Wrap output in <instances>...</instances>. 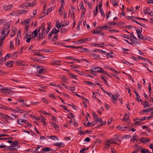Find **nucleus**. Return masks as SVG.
<instances>
[{
	"label": "nucleus",
	"mask_w": 153,
	"mask_h": 153,
	"mask_svg": "<svg viewBox=\"0 0 153 153\" xmlns=\"http://www.w3.org/2000/svg\"><path fill=\"white\" fill-rule=\"evenodd\" d=\"M13 89L10 88L6 87L0 89V91L1 92H4V91H11Z\"/></svg>",
	"instance_id": "obj_18"
},
{
	"label": "nucleus",
	"mask_w": 153,
	"mask_h": 153,
	"mask_svg": "<svg viewBox=\"0 0 153 153\" xmlns=\"http://www.w3.org/2000/svg\"><path fill=\"white\" fill-rule=\"evenodd\" d=\"M81 49V51L82 52H87L88 51V49L86 48H84L81 47H80Z\"/></svg>",
	"instance_id": "obj_41"
},
{
	"label": "nucleus",
	"mask_w": 153,
	"mask_h": 153,
	"mask_svg": "<svg viewBox=\"0 0 153 153\" xmlns=\"http://www.w3.org/2000/svg\"><path fill=\"white\" fill-rule=\"evenodd\" d=\"M66 58L68 59H72L73 60H75L76 59L72 56H67Z\"/></svg>",
	"instance_id": "obj_53"
},
{
	"label": "nucleus",
	"mask_w": 153,
	"mask_h": 153,
	"mask_svg": "<svg viewBox=\"0 0 153 153\" xmlns=\"http://www.w3.org/2000/svg\"><path fill=\"white\" fill-rule=\"evenodd\" d=\"M59 31V29L57 30L56 28H53L51 31V33L53 34H56Z\"/></svg>",
	"instance_id": "obj_25"
},
{
	"label": "nucleus",
	"mask_w": 153,
	"mask_h": 153,
	"mask_svg": "<svg viewBox=\"0 0 153 153\" xmlns=\"http://www.w3.org/2000/svg\"><path fill=\"white\" fill-rule=\"evenodd\" d=\"M31 36L30 35V34L28 35L27 34H26V36H25V39H27L26 40V42L28 43L30 42L31 40Z\"/></svg>",
	"instance_id": "obj_17"
},
{
	"label": "nucleus",
	"mask_w": 153,
	"mask_h": 153,
	"mask_svg": "<svg viewBox=\"0 0 153 153\" xmlns=\"http://www.w3.org/2000/svg\"><path fill=\"white\" fill-rule=\"evenodd\" d=\"M99 28L101 29H103L105 30H108V29L110 28L109 25L108 26L106 25L101 26Z\"/></svg>",
	"instance_id": "obj_20"
},
{
	"label": "nucleus",
	"mask_w": 153,
	"mask_h": 153,
	"mask_svg": "<svg viewBox=\"0 0 153 153\" xmlns=\"http://www.w3.org/2000/svg\"><path fill=\"white\" fill-rule=\"evenodd\" d=\"M25 29L26 31H27L29 29V27L28 25H26L25 26Z\"/></svg>",
	"instance_id": "obj_63"
},
{
	"label": "nucleus",
	"mask_w": 153,
	"mask_h": 153,
	"mask_svg": "<svg viewBox=\"0 0 153 153\" xmlns=\"http://www.w3.org/2000/svg\"><path fill=\"white\" fill-rule=\"evenodd\" d=\"M100 12L101 15L103 17H105V14L104 13L103 11L102 8L100 9Z\"/></svg>",
	"instance_id": "obj_50"
},
{
	"label": "nucleus",
	"mask_w": 153,
	"mask_h": 153,
	"mask_svg": "<svg viewBox=\"0 0 153 153\" xmlns=\"http://www.w3.org/2000/svg\"><path fill=\"white\" fill-rule=\"evenodd\" d=\"M104 70L102 68L98 67H94L92 68L90 71L91 73L94 74L93 72L98 73H103Z\"/></svg>",
	"instance_id": "obj_3"
},
{
	"label": "nucleus",
	"mask_w": 153,
	"mask_h": 153,
	"mask_svg": "<svg viewBox=\"0 0 153 153\" xmlns=\"http://www.w3.org/2000/svg\"><path fill=\"white\" fill-rule=\"evenodd\" d=\"M138 37V38L140 39H143V36L141 34V33H139L137 34Z\"/></svg>",
	"instance_id": "obj_51"
},
{
	"label": "nucleus",
	"mask_w": 153,
	"mask_h": 153,
	"mask_svg": "<svg viewBox=\"0 0 153 153\" xmlns=\"http://www.w3.org/2000/svg\"><path fill=\"white\" fill-rule=\"evenodd\" d=\"M129 117V114H126L124 115L123 118L122 119V120L123 121H126L128 119Z\"/></svg>",
	"instance_id": "obj_23"
},
{
	"label": "nucleus",
	"mask_w": 153,
	"mask_h": 153,
	"mask_svg": "<svg viewBox=\"0 0 153 153\" xmlns=\"http://www.w3.org/2000/svg\"><path fill=\"white\" fill-rule=\"evenodd\" d=\"M21 37V31L19 30V33H18L17 36L16 38V45L18 46L19 45L20 43V39Z\"/></svg>",
	"instance_id": "obj_7"
},
{
	"label": "nucleus",
	"mask_w": 153,
	"mask_h": 153,
	"mask_svg": "<svg viewBox=\"0 0 153 153\" xmlns=\"http://www.w3.org/2000/svg\"><path fill=\"white\" fill-rule=\"evenodd\" d=\"M69 75V76L71 78L74 79H77L76 77L77 76L75 75L74 74H73L71 73H69L68 74Z\"/></svg>",
	"instance_id": "obj_29"
},
{
	"label": "nucleus",
	"mask_w": 153,
	"mask_h": 153,
	"mask_svg": "<svg viewBox=\"0 0 153 153\" xmlns=\"http://www.w3.org/2000/svg\"><path fill=\"white\" fill-rule=\"evenodd\" d=\"M25 120H24L22 119H20L18 120V123L20 125H23L26 122Z\"/></svg>",
	"instance_id": "obj_16"
},
{
	"label": "nucleus",
	"mask_w": 153,
	"mask_h": 153,
	"mask_svg": "<svg viewBox=\"0 0 153 153\" xmlns=\"http://www.w3.org/2000/svg\"><path fill=\"white\" fill-rule=\"evenodd\" d=\"M139 58L140 59H142L144 61H146V62H148L150 64H151V62L149 60H148V59H146L144 58H143L142 57H141V56H139Z\"/></svg>",
	"instance_id": "obj_39"
},
{
	"label": "nucleus",
	"mask_w": 153,
	"mask_h": 153,
	"mask_svg": "<svg viewBox=\"0 0 153 153\" xmlns=\"http://www.w3.org/2000/svg\"><path fill=\"white\" fill-rule=\"evenodd\" d=\"M16 113H23L24 112L23 110L20 109L18 107L16 108Z\"/></svg>",
	"instance_id": "obj_31"
},
{
	"label": "nucleus",
	"mask_w": 153,
	"mask_h": 153,
	"mask_svg": "<svg viewBox=\"0 0 153 153\" xmlns=\"http://www.w3.org/2000/svg\"><path fill=\"white\" fill-rule=\"evenodd\" d=\"M88 85L91 86H93L94 85V84L91 82L89 81H85V82Z\"/></svg>",
	"instance_id": "obj_45"
},
{
	"label": "nucleus",
	"mask_w": 153,
	"mask_h": 153,
	"mask_svg": "<svg viewBox=\"0 0 153 153\" xmlns=\"http://www.w3.org/2000/svg\"><path fill=\"white\" fill-rule=\"evenodd\" d=\"M101 79L104 81H105L106 80H107L108 79V78L105 76H104L103 75H101Z\"/></svg>",
	"instance_id": "obj_46"
},
{
	"label": "nucleus",
	"mask_w": 153,
	"mask_h": 153,
	"mask_svg": "<svg viewBox=\"0 0 153 153\" xmlns=\"http://www.w3.org/2000/svg\"><path fill=\"white\" fill-rule=\"evenodd\" d=\"M135 30L137 34L141 33L142 32V28L140 27H137L136 28Z\"/></svg>",
	"instance_id": "obj_21"
},
{
	"label": "nucleus",
	"mask_w": 153,
	"mask_h": 153,
	"mask_svg": "<svg viewBox=\"0 0 153 153\" xmlns=\"http://www.w3.org/2000/svg\"><path fill=\"white\" fill-rule=\"evenodd\" d=\"M117 24L116 23V22H110L108 24V25H109L110 28H112L113 25Z\"/></svg>",
	"instance_id": "obj_37"
},
{
	"label": "nucleus",
	"mask_w": 153,
	"mask_h": 153,
	"mask_svg": "<svg viewBox=\"0 0 153 153\" xmlns=\"http://www.w3.org/2000/svg\"><path fill=\"white\" fill-rule=\"evenodd\" d=\"M10 31L9 24H6L4 27L3 30L0 32V48L3 44V40L5 38L6 34H8Z\"/></svg>",
	"instance_id": "obj_1"
},
{
	"label": "nucleus",
	"mask_w": 153,
	"mask_h": 153,
	"mask_svg": "<svg viewBox=\"0 0 153 153\" xmlns=\"http://www.w3.org/2000/svg\"><path fill=\"white\" fill-rule=\"evenodd\" d=\"M14 63H15L18 65H23V64L22 63H20L19 61H17L14 62Z\"/></svg>",
	"instance_id": "obj_57"
},
{
	"label": "nucleus",
	"mask_w": 153,
	"mask_h": 153,
	"mask_svg": "<svg viewBox=\"0 0 153 153\" xmlns=\"http://www.w3.org/2000/svg\"><path fill=\"white\" fill-rule=\"evenodd\" d=\"M88 147H87L85 148V147H84L82 148V149H81L80 151V153H84V151L85 150H88Z\"/></svg>",
	"instance_id": "obj_44"
},
{
	"label": "nucleus",
	"mask_w": 153,
	"mask_h": 153,
	"mask_svg": "<svg viewBox=\"0 0 153 153\" xmlns=\"http://www.w3.org/2000/svg\"><path fill=\"white\" fill-rule=\"evenodd\" d=\"M149 15L151 16H153V9L152 10L150 9V10L149 11Z\"/></svg>",
	"instance_id": "obj_55"
},
{
	"label": "nucleus",
	"mask_w": 153,
	"mask_h": 153,
	"mask_svg": "<svg viewBox=\"0 0 153 153\" xmlns=\"http://www.w3.org/2000/svg\"><path fill=\"white\" fill-rule=\"evenodd\" d=\"M16 31V28H14L12 30L10 34V36L13 37L15 35Z\"/></svg>",
	"instance_id": "obj_27"
},
{
	"label": "nucleus",
	"mask_w": 153,
	"mask_h": 153,
	"mask_svg": "<svg viewBox=\"0 0 153 153\" xmlns=\"http://www.w3.org/2000/svg\"><path fill=\"white\" fill-rule=\"evenodd\" d=\"M33 16L31 17L29 19L25 21V22H22V23L23 24L24 23H25V24L26 23V25H27L28 23L30 22V20L32 18H33Z\"/></svg>",
	"instance_id": "obj_49"
},
{
	"label": "nucleus",
	"mask_w": 153,
	"mask_h": 153,
	"mask_svg": "<svg viewBox=\"0 0 153 153\" xmlns=\"http://www.w3.org/2000/svg\"><path fill=\"white\" fill-rule=\"evenodd\" d=\"M14 63V62L13 61H10L7 62L5 63V65L7 67H11Z\"/></svg>",
	"instance_id": "obj_14"
},
{
	"label": "nucleus",
	"mask_w": 153,
	"mask_h": 153,
	"mask_svg": "<svg viewBox=\"0 0 153 153\" xmlns=\"http://www.w3.org/2000/svg\"><path fill=\"white\" fill-rule=\"evenodd\" d=\"M140 121H142L140 120V119L138 120L135 122V124L137 125H140Z\"/></svg>",
	"instance_id": "obj_58"
},
{
	"label": "nucleus",
	"mask_w": 153,
	"mask_h": 153,
	"mask_svg": "<svg viewBox=\"0 0 153 153\" xmlns=\"http://www.w3.org/2000/svg\"><path fill=\"white\" fill-rule=\"evenodd\" d=\"M0 140L5 141V143H17V142L16 140L13 142L11 140H8L6 138H0Z\"/></svg>",
	"instance_id": "obj_12"
},
{
	"label": "nucleus",
	"mask_w": 153,
	"mask_h": 153,
	"mask_svg": "<svg viewBox=\"0 0 153 153\" xmlns=\"http://www.w3.org/2000/svg\"><path fill=\"white\" fill-rule=\"evenodd\" d=\"M150 139L149 138L143 137L140 140V142L142 143H147L150 142Z\"/></svg>",
	"instance_id": "obj_11"
},
{
	"label": "nucleus",
	"mask_w": 153,
	"mask_h": 153,
	"mask_svg": "<svg viewBox=\"0 0 153 153\" xmlns=\"http://www.w3.org/2000/svg\"><path fill=\"white\" fill-rule=\"evenodd\" d=\"M74 13L73 10L70 11L68 14V16H70L74 18Z\"/></svg>",
	"instance_id": "obj_32"
},
{
	"label": "nucleus",
	"mask_w": 153,
	"mask_h": 153,
	"mask_svg": "<svg viewBox=\"0 0 153 153\" xmlns=\"http://www.w3.org/2000/svg\"><path fill=\"white\" fill-rule=\"evenodd\" d=\"M150 10V9L149 8H148L146 10H144L143 12L145 14L147 13L149 14V11Z\"/></svg>",
	"instance_id": "obj_47"
},
{
	"label": "nucleus",
	"mask_w": 153,
	"mask_h": 153,
	"mask_svg": "<svg viewBox=\"0 0 153 153\" xmlns=\"http://www.w3.org/2000/svg\"><path fill=\"white\" fill-rule=\"evenodd\" d=\"M42 149L44 151L46 152H48L50 150V148L47 147H43Z\"/></svg>",
	"instance_id": "obj_40"
},
{
	"label": "nucleus",
	"mask_w": 153,
	"mask_h": 153,
	"mask_svg": "<svg viewBox=\"0 0 153 153\" xmlns=\"http://www.w3.org/2000/svg\"><path fill=\"white\" fill-rule=\"evenodd\" d=\"M109 32L111 33H114L119 32V31L116 29H111L109 30Z\"/></svg>",
	"instance_id": "obj_38"
},
{
	"label": "nucleus",
	"mask_w": 153,
	"mask_h": 153,
	"mask_svg": "<svg viewBox=\"0 0 153 153\" xmlns=\"http://www.w3.org/2000/svg\"><path fill=\"white\" fill-rule=\"evenodd\" d=\"M36 4L35 1L33 2L32 4L27 2L25 3H24L21 6V7L23 8H25L29 7H33Z\"/></svg>",
	"instance_id": "obj_5"
},
{
	"label": "nucleus",
	"mask_w": 153,
	"mask_h": 153,
	"mask_svg": "<svg viewBox=\"0 0 153 153\" xmlns=\"http://www.w3.org/2000/svg\"><path fill=\"white\" fill-rule=\"evenodd\" d=\"M91 56L95 59H97L98 58L96 54L94 53Z\"/></svg>",
	"instance_id": "obj_64"
},
{
	"label": "nucleus",
	"mask_w": 153,
	"mask_h": 153,
	"mask_svg": "<svg viewBox=\"0 0 153 153\" xmlns=\"http://www.w3.org/2000/svg\"><path fill=\"white\" fill-rule=\"evenodd\" d=\"M68 90L71 91H73L75 90V88L74 86H73L70 87L68 88Z\"/></svg>",
	"instance_id": "obj_59"
},
{
	"label": "nucleus",
	"mask_w": 153,
	"mask_h": 153,
	"mask_svg": "<svg viewBox=\"0 0 153 153\" xmlns=\"http://www.w3.org/2000/svg\"><path fill=\"white\" fill-rule=\"evenodd\" d=\"M36 68H37L38 72L40 74L43 73L45 71L44 67L39 66Z\"/></svg>",
	"instance_id": "obj_10"
},
{
	"label": "nucleus",
	"mask_w": 153,
	"mask_h": 153,
	"mask_svg": "<svg viewBox=\"0 0 153 153\" xmlns=\"http://www.w3.org/2000/svg\"><path fill=\"white\" fill-rule=\"evenodd\" d=\"M122 36L123 37L129 39V38L131 37V34H130V35L129 36L123 34L122 35Z\"/></svg>",
	"instance_id": "obj_48"
},
{
	"label": "nucleus",
	"mask_w": 153,
	"mask_h": 153,
	"mask_svg": "<svg viewBox=\"0 0 153 153\" xmlns=\"http://www.w3.org/2000/svg\"><path fill=\"white\" fill-rule=\"evenodd\" d=\"M56 27L58 29H59L61 27H62L61 24L60 23V24L59 23H58V22H57L56 24Z\"/></svg>",
	"instance_id": "obj_54"
},
{
	"label": "nucleus",
	"mask_w": 153,
	"mask_h": 153,
	"mask_svg": "<svg viewBox=\"0 0 153 153\" xmlns=\"http://www.w3.org/2000/svg\"><path fill=\"white\" fill-rule=\"evenodd\" d=\"M153 118V114H152L149 116L148 117H142L140 118L141 120H148L151 119Z\"/></svg>",
	"instance_id": "obj_13"
},
{
	"label": "nucleus",
	"mask_w": 153,
	"mask_h": 153,
	"mask_svg": "<svg viewBox=\"0 0 153 153\" xmlns=\"http://www.w3.org/2000/svg\"><path fill=\"white\" fill-rule=\"evenodd\" d=\"M12 4L5 5L3 7L4 9L5 10H9L11 9L12 7Z\"/></svg>",
	"instance_id": "obj_15"
},
{
	"label": "nucleus",
	"mask_w": 153,
	"mask_h": 153,
	"mask_svg": "<svg viewBox=\"0 0 153 153\" xmlns=\"http://www.w3.org/2000/svg\"><path fill=\"white\" fill-rule=\"evenodd\" d=\"M140 96L139 95H137L136 96V99L137 102H139L141 101V99H140Z\"/></svg>",
	"instance_id": "obj_60"
},
{
	"label": "nucleus",
	"mask_w": 153,
	"mask_h": 153,
	"mask_svg": "<svg viewBox=\"0 0 153 153\" xmlns=\"http://www.w3.org/2000/svg\"><path fill=\"white\" fill-rule=\"evenodd\" d=\"M27 12V10H20L17 11L13 12L11 13V15H13L15 16H18L19 14L23 13H25Z\"/></svg>",
	"instance_id": "obj_8"
},
{
	"label": "nucleus",
	"mask_w": 153,
	"mask_h": 153,
	"mask_svg": "<svg viewBox=\"0 0 153 153\" xmlns=\"http://www.w3.org/2000/svg\"><path fill=\"white\" fill-rule=\"evenodd\" d=\"M150 106L149 104L148 101H145L144 102V108L149 107Z\"/></svg>",
	"instance_id": "obj_35"
},
{
	"label": "nucleus",
	"mask_w": 153,
	"mask_h": 153,
	"mask_svg": "<svg viewBox=\"0 0 153 153\" xmlns=\"http://www.w3.org/2000/svg\"><path fill=\"white\" fill-rule=\"evenodd\" d=\"M46 35V29L45 27H43L42 28L41 32L39 33L38 39L40 40L43 38H45Z\"/></svg>",
	"instance_id": "obj_4"
},
{
	"label": "nucleus",
	"mask_w": 153,
	"mask_h": 153,
	"mask_svg": "<svg viewBox=\"0 0 153 153\" xmlns=\"http://www.w3.org/2000/svg\"><path fill=\"white\" fill-rule=\"evenodd\" d=\"M128 40H125V41L126 42L132 45H136L137 43V40L136 38L134 36L133 33H131V37L129 39H128Z\"/></svg>",
	"instance_id": "obj_2"
},
{
	"label": "nucleus",
	"mask_w": 153,
	"mask_h": 153,
	"mask_svg": "<svg viewBox=\"0 0 153 153\" xmlns=\"http://www.w3.org/2000/svg\"><path fill=\"white\" fill-rule=\"evenodd\" d=\"M49 138L55 141L58 140V138L55 136H50Z\"/></svg>",
	"instance_id": "obj_36"
},
{
	"label": "nucleus",
	"mask_w": 153,
	"mask_h": 153,
	"mask_svg": "<svg viewBox=\"0 0 153 153\" xmlns=\"http://www.w3.org/2000/svg\"><path fill=\"white\" fill-rule=\"evenodd\" d=\"M78 131H79L78 134L80 135H82L85 134V132L82 131L81 127L79 128L78 129Z\"/></svg>",
	"instance_id": "obj_24"
},
{
	"label": "nucleus",
	"mask_w": 153,
	"mask_h": 153,
	"mask_svg": "<svg viewBox=\"0 0 153 153\" xmlns=\"http://www.w3.org/2000/svg\"><path fill=\"white\" fill-rule=\"evenodd\" d=\"M116 128L117 129L120 130L126 131V129L127 128V127H123L120 126H119L117 127Z\"/></svg>",
	"instance_id": "obj_28"
},
{
	"label": "nucleus",
	"mask_w": 153,
	"mask_h": 153,
	"mask_svg": "<svg viewBox=\"0 0 153 153\" xmlns=\"http://www.w3.org/2000/svg\"><path fill=\"white\" fill-rule=\"evenodd\" d=\"M7 59V56H5L4 58H2L1 59L0 64H2L5 62Z\"/></svg>",
	"instance_id": "obj_33"
},
{
	"label": "nucleus",
	"mask_w": 153,
	"mask_h": 153,
	"mask_svg": "<svg viewBox=\"0 0 153 153\" xmlns=\"http://www.w3.org/2000/svg\"><path fill=\"white\" fill-rule=\"evenodd\" d=\"M60 61L59 60H53L52 61V64L55 65H60Z\"/></svg>",
	"instance_id": "obj_19"
},
{
	"label": "nucleus",
	"mask_w": 153,
	"mask_h": 153,
	"mask_svg": "<svg viewBox=\"0 0 153 153\" xmlns=\"http://www.w3.org/2000/svg\"><path fill=\"white\" fill-rule=\"evenodd\" d=\"M40 121L41 122H42L44 120H46V119L45 117H43L41 115V117H40Z\"/></svg>",
	"instance_id": "obj_56"
},
{
	"label": "nucleus",
	"mask_w": 153,
	"mask_h": 153,
	"mask_svg": "<svg viewBox=\"0 0 153 153\" xmlns=\"http://www.w3.org/2000/svg\"><path fill=\"white\" fill-rule=\"evenodd\" d=\"M119 95L118 94H114L111 95V100L114 103H116L117 100V98L119 97Z\"/></svg>",
	"instance_id": "obj_9"
},
{
	"label": "nucleus",
	"mask_w": 153,
	"mask_h": 153,
	"mask_svg": "<svg viewBox=\"0 0 153 153\" xmlns=\"http://www.w3.org/2000/svg\"><path fill=\"white\" fill-rule=\"evenodd\" d=\"M51 123L52 124L53 127L55 128V129L56 131H58V126L56 124V123L54 122Z\"/></svg>",
	"instance_id": "obj_34"
},
{
	"label": "nucleus",
	"mask_w": 153,
	"mask_h": 153,
	"mask_svg": "<svg viewBox=\"0 0 153 153\" xmlns=\"http://www.w3.org/2000/svg\"><path fill=\"white\" fill-rule=\"evenodd\" d=\"M38 32L37 31V29H36L30 34V35L33 36L34 38L35 37L37 36Z\"/></svg>",
	"instance_id": "obj_26"
},
{
	"label": "nucleus",
	"mask_w": 153,
	"mask_h": 153,
	"mask_svg": "<svg viewBox=\"0 0 153 153\" xmlns=\"http://www.w3.org/2000/svg\"><path fill=\"white\" fill-rule=\"evenodd\" d=\"M92 33L94 34H99L102 35H104V34L102 33V32L99 30H94L93 31Z\"/></svg>",
	"instance_id": "obj_22"
},
{
	"label": "nucleus",
	"mask_w": 153,
	"mask_h": 153,
	"mask_svg": "<svg viewBox=\"0 0 153 153\" xmlns=\"http://www.w3.org/2000/svg\"><path fill=\"white\" fill-rule=\"evenodd\" d=\"M94 120L95 121L99 123H102V119L100 118H97L95 119Z\"/></svg>",
	"instance_id": "obj_43"
},
{
	"label": "nucleus",
	"mask_w": 153,
	"mask_h": 153,
	"mask_svg": "<svg viewBox=\"0 0 153 153\" xmlns=\"http://www.w3.org/2000/svg\"><path fill=\"white\" fill-rule=\"evenodd\" d=\"M149 151L146 149H143L141 150L142 153H148Z\"/></svg>",
	"instance_id": "obj_42"
},
{
	"label": "nucleus",
	"mask_w": 153,
	"mask_h": 153,
	"mask_svg": "<svg viewBox=\"0 0 153 153\" xmlns=\"http://www.w3.org/2000/svg\"><path fill=\"white\" fill-rule=\"evenodd\" d=\"M92 114H93V117H94V120L96 119L97 117V114L95 113L94 112H93L92 113Z\"/></svg>",
	"instance_id": "obj_61"
},
{
	"label": "nucleus",
	"mask_w": 153,
	"mask_h": 153,
	"mask_svg": "<svg viewBox=\"0 0 153 153\" xmlns=\"http://www.w3.org/2000/svg\"><path fill=\"white\" fill-rule=\"evenodd\" d=\"M113 5L114 6H118V4L117 3V1H112V2Z\"/></svg>",
	"instance_id": "obj_52"
},
{
	"label": "nucleus",
	"mask_w": 153,
	"mask_h": 153,
	"mask_svg": "<svg viewBox=\"0 0 153 153\" xmlns=\"http://www.w3.org/2000/svg\"><path fill=\"white\" fill-rule=\"evenodd\" d=\"M12 146H9L8 147H7L6 149L7 150L11 149L12 150H14L16 151H17L18 149L17 148H16V147L17 148H19V146L18 144H11Z\"/></svg>",
	"instance_id": "obj_6"
},
{
	"label": "nucleus",
	"mask_w": 153,
	"mask_h": 153,
	"mask_svg": "<svg viewBox=\"0 0 153 153\" xmlns=\"http://www.w3.org/2000/svg\"><path fill=\"white\" fill-rule=\"evenodd\" d=\"M87 40V39H80L77 41V42H76V44H79L83 43L85 41Z\"/></svg>",
	"instance_id": "obj_30"
},
{
	"label": "nucleus",
	"mask_w": 153,
	"mask_h": 153,
	"mask_svg": "<svg viewBox=\"0 0 153 153\" xmlns=\"http://www.w3.org/2000/svg\"><path fill=\"white\" fill-rule=\"evenodd\" d=\"M113 120V117H111L110 120H108V125L110 124L111 123Z\"/></svg>",
	"instance_id": "obj_62"
}]
</instances>
